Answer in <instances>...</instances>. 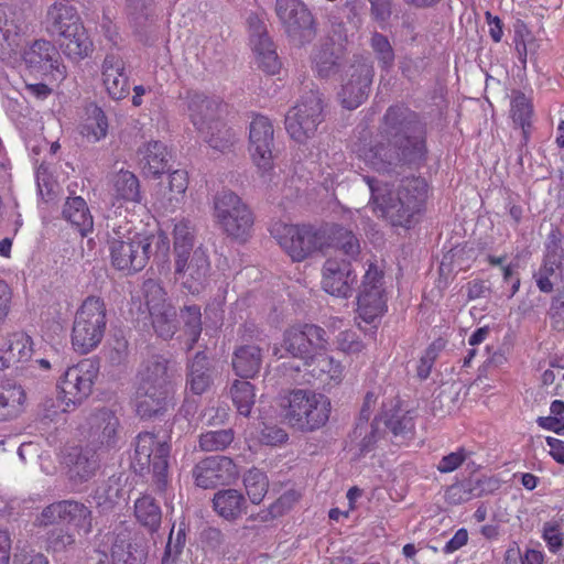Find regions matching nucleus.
<instances>
[{
  "label": "nucleus",
  "mask_w": 564,
  "mask_h": 564,
  "mask_svg": "<svg viewBox=\"0 0 564 564\" xmlns=\"http://www.w3.org/2000/svg\"><path fill=\"white\" fill-rule=\"evenodd\" d=\"M324 121V98L317 89L303 94L297 104L285 116V129L299 143L313 138Z\"/></svg>",
  "instance_id": "9d476101"
},
{
  "label": "nucleus",
  "mask_w": 564,
  "mask_h": 564,
  "mask_svg": "<svg viewBox=\"0 0 564 564\" xmlns=\"http://www.w3.org/2000/svg\"><path fill=\"white\" fill-rule=\"evenodd\" d=\"M76 544L75 532L68 525L51 528L45 534V547L47 552L63 553Z\"/></svg>",
  "instance_id": "c03bdc74"
},
{
  "label": "nucleus",
  "mask_w": 564,
  "mask_h": 564,
  "mask_svg": "<svg viewBox=\"0 0 564 564\" xmlns=\"http://www.w3.org/2000/svg\"><path fill=\"white\" fill-rule=\"evenodd\" d=\"M370 46L382 68H389L393 65L394 52L386 35L375 32L370 39Z\"/></svg>",
  "instance_id": "bf43d9fd"
},
{
  "label": "nucleus",
  "mask_w": 564,
  "mask_h": 564,
  "mask_svg": "<svg viewBox=\"0 0 564 564\" xmlns=\"http://www.w3.org/2000/svg\"><path fill=\"white\" fill-rule=\"evenodd\" d=\"M214 382V368L208 357L198 351L187 364L186 387L194 394L205 393Z\"/></svg>",
  "instance_id": "7c9ffc66"
},
{
  "label": "nucleus",
  "mask_w": 564,
  "mask_h": 564,
  "mask_svg": "<svg viewBox=\"0 0 564 564\" xmlns=\"http://www.w3.org/2000/svg\"><path fill=\"white\" fill-rule=\"evenodd\" d=\"M356 274L349 260L328 258L323 267V290L330 295L348 297L352 293Z\"/></svg>",
  "instance_id": "393cba45"
},
{
  "label": "nucleus",
  "mask_w": 564,
  "mask_h": 564,
  "mask_svg": "<svg viewBox=\"0 0 564 564\" xmlns=\"http://www.w3.org/2000/svg\"><path fill=\"white\" fill-rule=\"evenodd\" d=\"M247 23L250 45L256 54L258 66L269 74H275L280 69L281 63L264 22L257 14L251 13Z\"/></svg>",
  "instance_id": "4be33fe9"
},
{
  "label": "nucleus",
  "mask_w": 564,
  "mask_h": 564,
  "mask_svg": "<svg viewBox=\"0 0 564 564\" xmlns=\"http://www.w3.org/2000/svg\"><path fill=\"white\" fill-rule=\"evenodd\" d=\"M9 367L13 364L26 361L32 355V340L25 333H14L7 338H1Z\"/></svg>",
  "instance_id": "a19ab883"
},
{
  "label": "nucleus",
  "mask_w": 564,
  "mask_h": 564,
  "mask_svg": "<svg viewBox=\"0 0 564 564\" xmlns=\"http://www.w3.org/2000/svg\"><path fill=\"white\" fill-rule=\"evenodd\" d=\"M213 508L220 518L235 521L247 513V500L237 489H221L214 495Z\"/></svg>",
  "instance_id": "473e14b6"
},
{
  "label": "nucleus",
  "mask_w": 564,
  "mask_h": 564,
  "mask_svg": "<svg viewBox=\"0 0 564 564\" xmlns=\"http://www.w3.org/2000/svg\"><path fill=\"white\" fill-rule=\"evenodd\" d=\"M337 348L346 354H358L364 349V343L352 330H343L336 337Z\"/></svg>",
  "instance_id": "69168bd1"
},
{
  "label": "nucleus",
  "mask_w": 564,
  "mask_h": 564,
  "mask_svg": "<svg viewBox=\"0 0 564 564\" xmlns=\"http://www.w3.org/2000/svg\"><path fill=\"white\" fill-rule=\"evenodd\" d=\"M88 444L99 451H109L119 441V419L109 409L94 412L88 420Z\"/></svg>",
  "instance_id": "5701e85b"
},
{
  "label": "nucleus",
  "mask_w": 564,
  "mask_h": 564,
  "mask_svg": "<svg viewBox=\"0 0 564 564\" xmlns=\"http://www.w3.org/2000/svg\"><path fill=\"white\" fill-rule=\"evenodd\" d=\"M214 209L221 229L235 239L245 241L253 226V215L241 198L231 191H221L214 197Z\"/></svg>",
  "instance_id": "9b49d317"
},
{
  "label": "nucleus",
  "mask_w": 564,
  "mask_h": 564,
  "mask_svg": "<svg viewBox=\"0 0 564 564\" xmlns=\"http://www.w3.org/2000/svg\"><path fill=\"white\" fill-rule=\"evenodd\" d=\"M42 24L52 36L59 37L62 52L73 61H80L93 51L90 41L75 7L63 1L52 3Z\"/></svg>",
  "instance_id": "20e7f679"
},
{
  "label": "nucleus",
  "mask_w": 564,
  "mask_h": 564,
  "mask_svg": "<svg viewBox=\"0 0 564 564\" xmlns=\"http://www.w3.org/2000/svg\"><path fill=\"white\" fill-rule=\"evenodd\" d=\"M426 153V124L403 105L390 106L382 118L380 140L358 150L359 158L379 173H390L401 163L422 162Z\"/></svg>",
  "instance_id": "f257e3e1"
},
{
  "label": "nucleus",
  "mask_w": 564,
  "mask_h": 564,
  "mask_svg": "<svg viewBox=\"0 0 564 564\" xmlns=\"http://www.w3.org/2000/svg\"><path fill=\"white\" fill-rule=\"evenodd\" d=\"M270 232L292 260L297 262L305 260L316 251L324 252L327 246L324 228L316 229L308 225L275 223Z\"/></svg>",
  "instance_id": "1a4fd4ad"
},
{
  "label": "nucleus",
  "mask_w": 564,
  "mask_h": 564,
  "mask_svg": "<svg viewBox=\"0 0 564 564\" xmlns=\"http://www.w3.org/2000/svg\"><path fill=\"white\" fill-rule=\"evenodd\" d=\"M375 70L369 56L354 55L341 74V88L338 93L341 105L356 109L369 96Z\"/></svg>",
  "instance_id": "f8f14e48"
},
{
  "label": "nucleus",
  "mask_w": 564,
  "mask_h": 564,
  "mask_svg": "<svg viewBox=\"0 0 564 564\" xmlns=\"http://www.w3.org/2000/svg\"><path fill=\"white\" fill-rule=\"evenodd\" d=\"M263 349L259 344H241L232 354V369L241 378H253L261 369Z\"/></svg>",
  "instance_id": "2f4dec72"
},
{
  "label": "nucleus",
  "mask_w": 564,
  "mask_h": 564,
  "mask_svg": "<svg viewBox=\"0 0 564 564\" xmlns=\"http://www.w3.org/2000/svg\"><path fill=\"white\" fill-rule=\"evenodd\" d=\"M325 236H327V246L334 247L348 257L347 260H356L359 256L361 248L358 237L349 229L340 225H330L324 228Z\"/></svg>",
  "instance_id": "4c0bfd02"
},
{
  "label": "nucleus",
  "mask_w": 564,
  "mask_h": 564,
  "mask_svg": "<svg viewBox=\"0 0 564 564\" xmlns=\"http://www.w3.org/2000/svg\"><path fill=\"white\" fill-rule=\"evenodd\" d=\"M542 538L552 553H557L563 547L564 534L561 525L555 521H547L543 524Z\"/></svg>",
  "instance_id": "0e129e2a"
},
{
  "label": "nucleus",
  "mask_w": 564,
  "mask_h": 564,
  "mask_svg": "<svg viewBox=\"0 0 564 564\" xmlns=\"http://www.w3.org/2000/svg\"><path fill=\"white\" fill-rule=\"evenodd\" d=\"M170 154L159 141L149 142L138 150V162L147 175L159 176L167 170Z\"/></svg>",
  "instance_id": "72a5a7b5"
},
{
  "label": "nucleus",
  "mask_w": 564,
  "mask_h": 564,
  "mask_svg": "<svg viewBox=\"0 0 564 564\" xmlns=\"http://www.w3.org/2000/svg\"><path fill=\"white\" fill-rule=\"evenodd\" d=\"M249 151L256 165L262 173L272 169V149L274 144V130L271 121L261 115H257L249 131Z\"/></svg>",
  "instance_id": "412c9836"
},
{
  "label": "nucleus",
  "mask_w": 564,
  "mask_h": 564,
  "mask_svg": "<svg viewBox=\"0 0 564 564\" xmlns=\"http://www.w3.org/2000/svg\"><path fill=\"white\" fill-rule=\"evenodd\" d=\"M234 441L230 429L209 431L199 436V447L204 452H217L227 448Z\"/></svg>",
  "instance_id": "5fc2aeb1"
},
{
  "label": "nucleus",
  "mask_w": 564,
  "mask_h": 564,
  "mask_svg": "<svg viewBox=\"0 0 564 564\" xmlns=\"http://www.w3.org/2000/svg\"><path fill=\"white\" fill-rule=\"evenodd\" d=\"M210 263L206 250L197 247L193 251L175 257L174 274L192 294L198 293L207 281Z\"/></svg>",
  "instance_id": "a211bd4d"
},
{
  "label": "nucleus",
  "mask_w": 564,
  "mask_h": 564,
  "mask_svg": "<svg viewBox=\"0 0 564 564\" xmlns=\"http://www.w3.org/2000/svg\"><path fill=\"white\" fill-rule=\"evenodd\" d=\"M173 378L170 361L162 356L141 365L135 391V408L141 419L162 416L173 405Z\"/></svg>",
  "instance_id": "7ed1b4c3"
},
{
  "label": "nucleus",
  "mask_w": 564,
  "mask_h": 564,
  "mask_svg": "<svg viewBox=\"0 0 564 564\" xmlns=\"http://www.w3.org/2000/svg\"><path fill=\"white\" fill-rule=\"evenodd\" d=\"M108 245L112 265L129 273L141 271L148 263L154 236L133 232L128 221L107 225Z\"/></svg>",
  "instance_id": "0eeeda50"
},
{
  "label": "nucleus",
  "mask_w": 564,
  "mask_h": 564,
  "mask_svg": "<svg viewBox=\"0 0 564 564\" xmlns=\"http://www.w3.org/2000/svg\"><path fill=\"white\" fill-rule=\"evenodd\" d=\"M58 52L55 46L46 40H36L23 53L25 65L35 73L48 74L53 70L63 75L59 69Z\"/></svg>",
  "instance_id": "bb28decb"
},
{
  "label": "nucleus",
  "mask_w": 564,
  "mask_h": 564,
  "mask_svg": "<svg viewBox=\"0 0 564 564\" xmlns=\"http://www.w3.org/2000/svg\"><path fill=\"white\" fill-rule=\"evenodd\" d=\"M98 370V365L91 359H84L66 369L58 383L65 404L63 411L82 404L90 395Z\"/></svg>",
  "instance_id": "2eb2a0df"
},
{
  "label": "nucleus",
  "mask_w": 564,
  "mask_h": 564,
  "mask_svg": "<svg viewBox=\"0 0 564 564\" xmlns=\"http://www.w3.org/2000/svg\"><path fill=\"white\" fill-rule=\"evenodd\" d=\"M110 182L112 184V196L116 200L141 202L140 183L132 172L120 170L111 174Z\"/></svg>",
  "instance_id": "ea45409f"
},
{
  "label": "nucleus",
  "mask_w": 564,
  "mask_h": 564,
  "mask_svg": "<svg viewBox=\"0 0 564 564\" xmlns=\"http://www.w3.org/2000/svg\"><path fill=\"white\" fill-rule=\"evenodd\" d=\"M129 344L121 332H116L108 343L106 357L112 366H119L127 361Z\"/></svg>",
  "instance_id": "13d9d810"
},
{
  "label": "nucleus",
  "mask_w": 564,
  "mask_h": 564,
  "mask_svg": "<svg viewBox=\"0 0 564 564\" xmlns=\"http://www.w3.org/2000/svg\"><path fill=\"white\" fill-rule=\"evenodd\" d=\"M382 279V271L370 263L358 295V313L366 323H373L387 308Z\"/></svg>",
  "instance_id": "6ab92c4d"
},
{
  "label": "nucleus",
  "mask_w": 564,
  "mask_h": 564,
  "mask_svg": "<svg viewBox=\"0 0 564 564\" xmlns=\"http://www.w3.org/2000/svg\"><path fill=\"white\" fill-rule=\"evenodd\" d=\"M97 448L87 444L85 447H73L66 456V464L72 479L85 482L91 479L99 468Z\"/></svg>",
  "instance_id": "cd10ccee"
},
{
  "label": "nucleus",
  "mask_w": 564,
  "mask_h": 564,
  "mask_svg": "<svg viewBox=\"0 0 564 564\" xmlns=\"http://www.w3.org/2000/svg\"><path fill=\"white\" fill-rule=\"evenodd\" d=\"M194 229L188 220H180L174 226V254L188 253L193 251Z\"/></svg>",
  "instance_id": "6e6d98bb"
},
{
  "label": "nucleus",
  "mask_w": 564,
  "mask_h": 564,
  "mask_svg": "<svg viewBox=\"0 0 564 564\" xmlns=\"http://www.w3.org/2000/svg\"><path fill=\"white\" fill-rule=\"evenodd\" d=\"M26 395L19 384L6 382L0 384V421H11L24 411Z\"/></svg>",
  "instance_id": "c9c22d12"
},
{
  "label": "nucleus",
  "mask_w": 564,
  "mask_h": 564,
  "mask_svg": "<svg viewBox=\"0 0 564 564\" xmlns=\"http://www.w3.org/2000/svg\"><path fill=\"white\" fill-rule=\"evenodd\" d=\"M111 557L113 564H144L145 552L138 543L132 542L128 531H122L112 542Z\"/></svg>",
  "instance_id": "e433bc0d"
},
{
  "label": "nucleus",
  "mask_w": 564,
  "mask_h": 564,
  "mask_svg": "<svg viewBox=\"0 0 564 564\" xmlns=\"http://www.w3.org/2000/svg\"><path fill=\"white\" fill-rule=\"evenodd\" d=\"M104 86L115 100H121L129 95V76L123 58L115 53H108L101 65Z\"/></svg>",
  "instance_id": "a878e982"
},
{
  "label": "nucleus",
  "mask_w": 564,
  "mask_h": 564,
  "mask_svg": "<svg viewBox=\"0 0 564 564\" xmlns=\"http://www.w3.org/2000/svg\"><path fill=\"white\" fill-rule=\"evenodd\" d=\"M150 315L155 333L165 340L172 338L177 329L175 307L172 305Z\"/></svg>",
  "instance_id": "3c124183"
},
{
  "label": "nucleus",
  "mask_w": 564,
  "mask_h": 564,
  "mask_svg": "<svg viewBox=\"0 0 564 564\" xmlns=\"http://www.w3.org/2000/svg\"><path fill=\"white\" fill-rule=\"evenodd\" d=\"M62 214L63 218L72 224L83 237L87 236L93 230V216L83 197L76 196L67 198Z\"/></svg>",
  "instance_id": "58836bf2"
},
{
  "label": "nucleus",
  "mask_w": 564,
  "mask_h": 564,
  "mask_svg": "<svg viewBox=\"0 0 564 564\" xmlns=\"http://www.w3.org/2000/svg\"><path fill=\"white\" fill-rule=\"evenodd\" d=\"M232 402L241 415L248 416L254 404V388L246 380H235L230 388Z\"/></svg>",
  "instance_id": "49530a36"
},
{
  "label": "nucleus",
  "mask_w": 564,
  "mask_h": 564,
  "mask_svg": "<svg viewBox=\"0 0 564 564\" xmlns=\"http://www.w3.org/2000/svg\"><path fill=\"white\" fill-rule=\"evenodd\" d=\"M120 492L121 489L118 479L110 477L96 489L94 499L99 508L107 511L112 509L118 502Z\"/></svg>",
  "instance_id": "864d4df0"
},
{
  "label": "nucleus",
  "mask_w": 564,
  "mask_h": 564,
  "mask_svg": "<svg viewBox=\"0 0 564 564\" xmlns=\"http://www.w3.org/2000/svg\"><path fill=\"white\" fill-rule=\"evenodd\" d=\"M59 522L74 523L84 528L85 533L91 531V511L84 503L76 500H59L50 503L36 514L34 525L36 528L58 527Z\"/></svg>",
  "instance_id": "f3484780"
},
{
  "label": "nucleus",
  "mask_w": 564,
  "mask_h": 564,
  "mask_svg": "<svg viewBox=\"0 0 564 564\" xmlns=\"http://www.w3.org/2000/svg\"><path fill=\"white\" fill-rule=\"evenodd\" d=\"M28 31L21 10H7L0 7V56H6L18 45L20 34Z\"/></svg>",
  "instance_id": "c85d7f7f"
},
{
  "label": "nucleus",
  "mask_w": 564,
  "mask_h": 564,
  "mask_svg": "<svg viewBox=\"0 0 564 564\" xmlns=\"http://www.w3.org/2000/svg\"><path fill=\"white\" fill-rule=\"evenodd\" d=\"M184 332L188 336L187 349H192L202 334V313L197 305L185 306L181 310Z\"/></svg>",
  "instance_id": "8fccbe9b"
},
{
  "label": "nucleus",
  "mask_w": 564,
  "mask_h": 564,
  "mask_svg": "<svg viewBox=\"0 0 564 564\" xmlns=\"http://www.w3.org/2000/svg\"><path fill=\"white\" fill-rule=\"evenodd\" d=\"M329 6L325 8L326 13L329 10H338L346 18L347 22L357 24L359 22V14L362 8L360 0H326Z\"/></svg>",
  "instance_id": "052dcab7"
},
{
  "label": "nucleus",
  "mask_w": 564,
  "mask_h": 564,
  "mask_svg": "<svg viewBox=\"0 0 564 564\" xmlns=\"http://www.w3.org/2000/svg\"><path fill=\"white\" fill-rule=\"evenodd\" d=\"M187 173L183 170H176L170 174L169 195L164 194L159 200L162 208L174 210L181 202L182 195L187 188Z\"/></svg>",
  "instance_id": "a18cd8bd"
},
{
  "label": "nucleus",
  "mask_w": 564,
  "mask_h": 564,
  "mask_svg": "<svg viewBox=\"0 0 564 564\" xmlns=\"http://www.w3.org/2000/svg\"><path fill=\"white\" fill-rule=\"evenodd\" d=\"M274 10L285 34L293 43L304 45L315 39V19L301 0H275Z\"/></svg>",
  "instance_id": "ddd939ff"
},
{
  "label": "nucleus",
  "mask_w": 564,
  "mask_h": 564,
  "mask_svg": "<svg viewBox=\"0 0 564 564\" xmlns=\"http://www.w3.org/2000/svg\"><path fill=\"white\" fill-rule=\"evenodd\" d=\"M89 113L86 123L82 128V134L89 142H98L107 134L108 121L104 111L97 106H93Z\"/></svg>",
  "instance_id": "de8ad7c7"
},
{
  "label": "nucleus",
  "mask_w": 564,
  "mask_h": 564,
  "mask_svg": "<svg viewBox=\"0 0 564 564\" xmlns=\"http://www.w3.org/2000/svg\"><path fill=\"white\" fill-rule=\"evenodd\" d=\"M326 19L329 24V31L324 40V42H332L334 45H339L344 48H346L347 43V30L344 23V19H346L341 12H338V10H329L328 13H326Z\"/></svg>",
  "instance_id": "4d7b16f0"
},
{
  "label": "nucleus",
  "mask_w": 564,
  "mask_h": 564,
  "mask_svg": "<svg viewBox=\"0 0 564 564\" xmlns=\"http://www.w3.org/2000/svg\"><path fill=\"white\" fill-rule=\"evenodd\" d=\"M142 290L150 314L172 306L167 301L165 290L158 281L152 279L144 281Z\"/></svg>",
  "instance_id": "603ef678"
},
{
  "label": "nucleus",
  "mask_w": 564,
  "mask_h": 564,
  "mask_svg": "<svg viewBox=\"0 0 564 564\" xmlns=\"http://www.w3.org/2000/svg\"><path fill=\"white\" fill-rule=\"evenodd\" d=\"M381 419L383 430L391 432L397 442H403L411 438L414 431L413 417L401 410H393L392 413L384 412Z\"/></svg>",
  "instance_id": "79ce46f5"
},
{
  "label": "nucleus",
  "mask_w": 564,
  "mask_h": 564,
  "mask_svg": "<svg viewBox=\"0 0 564 564\" xmlns=\"http://www.w3.org/2000/svg\"><path fill=\"white\" fill-rule=\"evenodd\" d=\"M281 347L303 364L315 352L324 351L328 347L326 330L314 324H299L289 327L283 334Z\"/></svg>",
  "instance_id": "dca6fc26"
},
{
  "label": "nucleus",
  "mask_w": 564,
  "mask_h": 564,
  "mask_svg": "<svg viewBox=\"0 0 564 564\" xmlns=\"http://www.w3.org/2000/svg\"><path fill=\"white\" fill-rule=\"evenodd\" d=\"M186 99L191 121L210 148L225 151L234 144L236 133L223 121L225 105L220 99L198 91L188 93Z\"/></svg>",
  "instance_id": "39448f33"
},
{
  "label": "nucleus",
  "mask_w": 564,
  "mask_h": 564,
  "mask_svg": "<svg viewBox=\"0 0 564 564\" xmlns=\"http://www.w3.org/2000/svg\"><path fill=\"white\" fill-rule=\"evenodd\" d=\"M243 484L250 501L254 505L260 503L268 492L267 475L257 468L250 469L243 476Z\"/></svg>",
  "instance_id": "09e8293b"
},
{
  "label": "nucleus",
  "mask_w": 564,
  "mask_h": 564,
  "mask_svg": "<svg viewBox=\"0 0 564 564\" xmlns=\"http://www.w3.org/2000/svg\"><path fill=\"white\" fill-rule=\"evenodd\" d=\"M281 408L286 424L303 433L323 427L332 409L327 397L307 389L291 390L282 398Z\"/></svg>",
  "instance_id": "423d86ee"
},
{
  "label": "nucleus",
  "mask_w": 564,
  "mask_h": 564,
  "mask_svg": "<svg viewBox=\"0 0 564 564\" xmlns=\"http://www.w3.org/2000/svg\"><path fill=\"white\" fill-rule=\"evenodd\" d=\"M107 327V307L104 299L87 296L78 307L72 328V345L80 354L99 346Z\"/></svg>",
  "instance_id": "6e6552de"
},
{
  "label": "nucleus",
  "mask_w": 564,
  "mask_h": 564,
  "mask_svg": "<svg viewBox=\"0 0 564 564\" xmlns=\"http://www.w3.org/2000/svg\"><path fill=\"white\" fill-rule=\"evenodd\" d=\"M305 372L323 386H337L343 380V367L333 357L315 352L304 364Z\"/></svg>",
  "instance_id": "c756f323"
},
{
  "label": "nucleus",
  "mask_w": 564,
  "mask_h": 564,
  "mask_svg": "<svg viewBox=\"0 0 564 564\" xmlns=\"http://www.w3.org/2000/svg\"><path fill=\"white\" fill-rule=\"evenodd\" d=\"M532 115V106L529 99L523 94H518L511 101V117L513 122L521 126L524 130L525 126L530 124Z\"/></svg>",
  "instance_id": "680f3d73"
},
{
  "label": "nucleus",
  "mask_w": 564,
  "mask_h": 564,
  "mask_svg": "<svg viewBox=\"0 0 564 564\" xmlns=\"http://www.w3.org/2000/svg\"><path fill=\"white\" fill-rule=\"evenodd\" d=\"M384 433V430L381 425V419L376 417L373 422L370 425V432L367 433V430L362 433V438L360 441V453L365 454L370 452L373 447L377 441L382 437Z\"/></svg>",
  "instance_id": "774afa93"
},
{
  "label": "nucleus",
  "mask_w": 564,
  "mask_h": 564,
  "mask_svg": "<svg viewBox=\"0 0 564 564\" xmlns=\"http://www.w3.org/2000/svg\"><path fill=\"white\" fill-rule=\"evenodd\" d=\"M186 534L185 529L180 527L174 535V528L171 530L169 541L164 554L162 556V564H172L181 554L185 545Z\"/></svg>",
  "instance_id": "e2e57ef3"
},
{
  "label": "nucleus",
  "mask_w": 564,
  "mask_h": 564,
  "mask_svg": "<svg viewBox=\"0 0 564 564\" xmlns=\"http://www.w3.org/2000/svg\"><path fill=\"white\" fill-rule=\"evenodd\" d=\"M470 499L482 497L494 492L498 488V481L489 477H481L467 481Z\"/></svg>",
  "instance_id": "338daca9"
},
{
  "label": "nucleus",
  "mask_w": 564,
  "mask_h": 564,
  "mask_svg": "<svg viewBox=\"0 0 564 564\" xmlns=\"http://www.w3.org/2000/svg\"><path fill=\"white\" fill-rule=\"evenodd\" d=\"M134 514L138 522L150 532H155L161 525L162 511L155 499L144 495L134 502Z\"/></svg>",
  "instance_id": "37998d69"
},
{
  "label": "nucleus",
  "mask_w": 564,
  "mask_h": 564,
  "mask_svg": "<svg viewBox=\"0 0 564 564\" xmlns=\"http://www.w3.org/2000/svg\"><path fill=\"white\" fill-rule=\"evenodd\" d=\"M561 231L552 228L546 242L543 264L534 274L536 285L541 292L551 293L558 280L564 279V250L561 246Z\"/></svg>",
  "instance_id": "aec40b11"
},
{
  "label": "nucleus",
  "mask_w": 564,
  "mask_h": 564,
  "mask_svg": "<svg viewBox=\"0 0 564 564\" xmlns=\"http://www.w3.org/2000/svg\"><path fill=\"white\" fill-rule=\"evenodd\" d=\"M346 48L334 45L332 42H323L318 51L313 56V69L321 78H329L336 75L340 69V62L345 55Z\"/></svg>",
  "instance_id": "f704fd0d"
},
{
  "label": "nucleus",
  "mask_w": 564,
  "mask_h": 564,
  "mask_svg": "<svg viewBox=\"0 0 564 564\" xmlns=\"http://www.w3.org/2000/svg\"><path fill=\"white\" fill-rule=\"evenodd\" d=\"M371 192L370 202L377 215L383 217L392 226L410 227L427 196V184L420 176H406L397 184H383L378 180L365 176Z\"/></svg>",
  "instance_id": "f03ea898"
},
{
  "label": "nucleus",
  "mask_w": 564,
  "mask_h": 564,
  "mask_svg": "<svg viewBox=\"0 0 564 564\" xmlns=\"http://www.w3.org/2000/svg\"><path fill=\"white\" fill-rule=\"evenodd\" d=\"M171 446L152 433H140L135 443V460L139 465H149L153 484L159 492H165L169 486V458Z\"/></svg>",
  "instance_id": "4468645a"
},
{
  "label": "nucleus",
  "mask_w": 564,
  "mask_h": 564,
  "mask_svg": "<svg viewBox=\"0 0 564 564\" xmlns=\"http://www.w3.org/2000/svg\"><path fill=\"white\" fill-rule=\"evenodd\" d=\"M237 467L226 456L209 457L197 464L193 470L196 485L204 489L231 482L237 476Z\"/></svg>",
  "instance_id": "b1692460"
}]
</instances>
